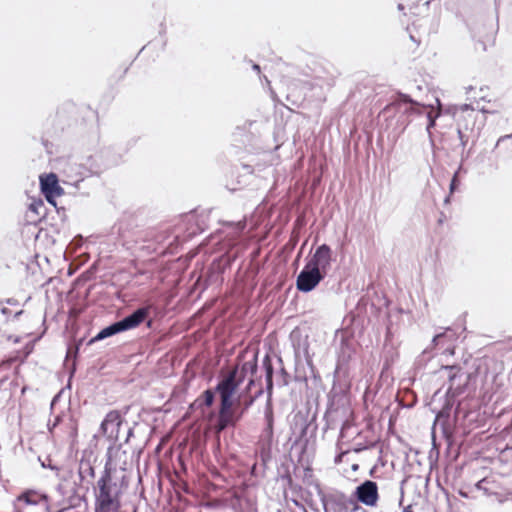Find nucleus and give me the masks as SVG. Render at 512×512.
Returning a JSON list of instances; mask_svg holds the SVG:
<instances>
[{
    "instance_id": "nucleus-1",
    "label": "nucleus",
    "mask_w": 512,
    "mask_h": 512,
    "mask_svg": "<svg viewBox=\"0 0 512 512\" xmlns=\"http://www.w3.org/2000/svg\"><path fill=\"white\" fill-rule=\"evenodd\" d=\"M95 512H121V486L113 480L111 472L105 468L94 488Z\"/></svg>"
},
{
    "instance_id": "nucleus-2",
    "label": "nucleus",
    "mask_w": 512,
    "mask_h": 512,
    "mask_svg": "<svg viewBox=\"0 0 512 512\" xmlns=\"http://www.w3.org/2000/svg\"><path fill=\"white\" fill-rule=\"evenodd\" d=\"M483 401L485 403L486 411L492 415L501 416L506 407H502L503 404L508 400L509 393L504 387V377L501 372L496 371V368L492 371H486L483 381Z\"/></svg>"
},
{
    "instance_id": "nucleus-3",
    "label": "nucleus",
    "mask_w": 512,
    "mask_h": 512,
    "mask_svg": "<svg viewBox=\"0 0 512 512\" xmlns=\"http://www.w3.org/2000/svg\"><path fill=\"white\" fill-rule=\"evenodd\" d=\"M454 117L457 124V133L462 147L476 136L475 128L478 113L470 104L455 106Z\"/></svg>"
},
{
    "instance_id": "nucleus-4",
    "label": "nucleus",
    "mask_w": 512,
    "mask_h": 512,
    "mask_svg": "<svg viewBox=\"0 0 512 512\" xmlns=\"http://www.w3.org/2000/svg\"><path fill=\"white\" fill-rule=\"evenodd\" d=\"M148 314V308H138L130 315L124 317L122 320L114 322L111 325L100 330L98 334L90 340V343L101 341L120 332L134 329L138 327L147 318Z\"/></svg>"
},
{
    "instance_id": "nucleus-5",
    "label": "nucleus",
    "mask_w": 512,
    "mask_h": 512,
    "mask_svg": "<svg viewBox=\"0 0 512 512\" xmlns=\"http://www.w3.org/2000/svg\"><path fill=\"white\" fill-rule=\"evenodd\" d=\"M321 503L323 505L324 512H366L356 502L354 497L348 496L345 493L334 490L326 494H321Z\"/></svg>"
},
{
    "instance_id": "nucleus-6",
    "label": "nucleus",
    "mask_w": 512,
    "mask_h": 512,
    "mask_svg": "<svg viewBox=\"0 0 512 512\" xmlns=\"http://www.w3.org/2000/svg\"><path fill=\"white\" fill-rule=\"evenodd\" d=\"M15 508L17 512H47L48 497L37 491L28 490L17 497Z\"/></svg>"
},
{
    "instance_id": "nucleus-7",
    "label": "nucleus",
    "mask_w": 512,
    "mask_h": 512,
    "mask_svg": "<svg viewBox=\"0 0 512 512\" xmlns=\"http://www.w3.org/2000/svg\"><path fill=\"white\" fill-rule=\"evenodd\" d=\"M447 378L446 396L454 398L461 394L468 384L469 377L459 366H444L439 371Z\"/></svg>"
},
{
    "instance_id": "nucleus-8",
    "label": "nucleus",
    "mask_w": 512,
    "mask_h": 512,
    "mask_svg": "<svg viewBox=\"0 0 512 512\" xmlns=\"http://www.w3.org/2000/svg\"><path fill=\"white\" fill-rule=\"evenodd\" d=\"M352 497L356 502H360L366 506L374 507L378 502V486L376 482L366 480L356 487Z\"/></svg>"
},
{
    "instance_id": "nucleus-9",
    "label": "nucleus",
    "mask_w": 512,
    "mask_h": 512,
    "mask_svg": "<svg viewBox=\"0 0 512 512\" xmlns=\"http://www.w3.org/2000/svg\"><path fill=\"white\" fill-rule=\"evenodd\" d=\"M331 262L332 250L327 244H322L317 247L311 259L306 264L326 276L331 267Z\"/></svg>"
},
{
    "instance_id": "nucleus-10",
    "label": "nucleus",
    "mask_w": 512,
    "mask_h": 512,
    "mask_svg": "<svg viewBox=\"0 0 512 512\" xmlns=\"http://www.w3.org/2000/svg\"><path fill=\"white\" fill-rule=\"evenodd\" d=\"M324 275L320 274L315 268H311L307 264L297 276L296 287L299 291H312L323 279Z\"/></svg>"
},
{
    "instance_id": "nucleus-11",
    "label": "nucleus",
    "mask_w": 512,
    "mask_h": 512,
    "mask_svg": "<svg viewBox=\"0 0 512 512\" xmlns=\"http://www.w3.org/2000/svg\"><path fill=\"white\" fill-rule=\"evenodd\" d=\"M122 425V417L117 410L108 412L101 422L100 432L109 440H117L119 437L120 426Z\"/></svg>"
},
{
    "instance_id": "nucleus-12",
    "label": "nucleus",
    "mask_w": 512,
    "mask_h": 512,
    "mask_svg": "<svg viewBox=\"0 0 512 512\" xmlns=\"http://www.w3.org/2000/svg\"><path fill=\"white\" fill-rule=\"evenodd\" d=\"M41 191L45 195L47 201L55 205L54 198L63 194V189L59 186L58 178L55 174L50 173L40 177Z\"/></svg>"
},
{
    "instance_id": "nucleus-13",
    "label": "nucleus",
    "mask_w": 512,
    "mask_h": 512,
    "mask_svg": "<svg viewBox=\"0 0 512 512\" xmlns=\"http://www.w3.org/2000/svg\"><path fill=\"white\" fill-rule=\"evenodd\" d=\"M23 310L20 309L19 303L15 299L0 300V333L2 326L8 324L10 321L17 319Z\"/></svg>"
},
{
    "instance_id": "nucleus-14",
    "label": "nucleus",
    "mask_w": 512,
    "mask_h": 512,
    "mask_svg": "<svg viewBox=\"0 0 512 512\" xmlns=\"http://www.w3.org/2000/svg\"><path fill=\"white\" fill-rule=\"evenodd\" d=\"M237 368L229 371V373L217 384L216 391L220 396L232 397L240 381L236 380Z\"/></svg>"
},
{
    "instance_id": "nucleus-15",
    "label": "nucleus",
    "mask_w": 512,
    "mask_h": 512,
    "mask_svg": "<svg viewBox=\"0 0 512 512\" xmlns=\"http://www.w3.org/2000/svg\"><path fill=\"white\" fill-rule=\"evenodd\" d=\"M264 419L266 422V426L263 429L262 437L267 440L268 443L272 441L273 438V425H274V416H273V408L270 400L267 401L264 409Z\"/></svg>"
},
{
    "instance_id": "nucleus-16",
    "label": "nucleus",
    "mask_w": 512,
    "mask_h": 512,
    "mask_svg": "<svg viewBox=\"0 0 512 512\" xmlns=\"http://www.w3.org/2000/svg\"><path fill=\"white\" fill-rule=\"evenodd\" d=\"M455 339V332L450 328H447L444 332L436 334L433 337L432 342L436 346L442 344V346H445V350L453 353V350H450V348Z\"/></svg>"
},
{
    "instance_id": "nucleus-17",
    "label": "nucleus",
    "mask_w": 512,
    "mask_h": 512,
    "mask_svg": "<svg viewBox=\"0 0 512 512\" xmlns=\"http://www.w3.org/2000/svg\"><path fill=\"white\" fill-rule=\"evenodd\" d=\"M262 368L265 372L266 390L271 394L273 389V365L272 360L268 354L262 359Z\"/></svg>"
},
{
    "instance_id": "nucleus-18",
    "label": "nucleus",
    "mask_w": 512,
    "mask_h": 512,
    "mask_svg": "<svg viewBox=\"0 0 512 512\" xmlns=\"http://www.w3.org/2000/svg\"><path fill=\"white\" fill-rule=\"evenodd\" d=\"M257 369V354H255L251 360L244 362L242 365L241 372L243 373V375L250 376L248 381L249 387L255 384L253 376L256 374Z\"/></svg>"
},
{
    "instance_id": "nucleus-19",
    "label": "nucleus",
    "mask_w": 512,
    "mask_h": 512,
    "mask_svg": "<svg viewBox=\"0 0 512 512\" xmlns=\"http://www.w3.org/2000/svg\"><path fill=\"white\" fill-rule=\"evenodd\" d=\"M57 490L63 496H74V495H79L82 490L87 491L88 487L83 488V487L77 486V484L75 482L70 487H68L64 483H59L57 486Z\"/></svg>"
},
{
    "instance_id": "nucleus-20",
    "label": "nucleus",
    "mask_w": 512,
    "mask_h": 512,
    "mask_svg": "<svg viewBox=\"0 0 512 512\" xmlns=\"http://www.w3.org/2000/svg\"><path fill=\"white\" fill-rule=\"evenodd\" d=\"M239 416L238 417H235L233 415V413H222V414H219V419H218V430L219 431H222L224 430L225 428H227L228 426H233L235 425V423L239 420Z\"/></svg>"
},
{
    "instance_id": "nucleus-21",
    "label": "nucleus",
    "mask_w": 512,
    "mask_h": 512,
    "mask_svg": "<svg viewBox=\"0 0 512 512\" xmlns=\"http://www.w3.org/2000/svg\"><path fill=\"white\" fill-rule=\"evenodd\" d=\"M440 113H441L440 108L436 112H434L432 109H430L429 111L426 112V116H427V120H428L426 130H427L428 137L431 142H433L431 129L435 126L436 119L440 116Z\"/></svg>"
},
{
    "instance_id": "nucleus-22",
    "label": "nucleus",
    "mask_w": 512,
    "mask_h": 512,
    "mask_svg": "<svg viewBox=\"0 0 512 512\" xmlns=\"http://www.w3.org/2000/svg\"><path fill=\"white\" fill-rule=\"evenodd\" d=\"M221 404L219 409V414L222 413H232L231 408L233 406L232 397L220 396Z\"/></svg>"
},
{
    "instance_id": "nucleus-23",
    "label": "nucleus",
    "mask_w": 512,
    "mask_h": 512,
    "mask_svg": "<svg viewBox=\"0 0 512 512\" xmlns=\"http://www.w3.org/2000/svg\"><path fill=\"white\" fill-rule=\"evenodd\" d=\"M202 398H203V404L207 407H210L214 402V398H215L214 392L210 389H207L203 392Z\"/></svg>"
},
{
    "instance_id": "nucleus-24",
    "label": "nucleus",
    "mask_w": 512,
    "mask_h": 512,
    "mask_svg": "<svg viewBox=\"0 0 512 512\" xmlns=\"http://www.w3.org/2000/svg\"><path fill=\"white\" fill-rule=\"evenodd\" d=\"M65 173H66V177H67V183L72 184V185L78 183L79 181H82L84 178V173L80 172V171L77 172L75 176L68 174L67 170H65Z\"/></svg>"
},
{
    "instance_id": "nucleus-25",
    "label": "nucleus",
    "mask_w": 512,
    "mask_h": 512,
    "mask_svg": "<svg viewBox=\"0 0 512 512\" xmlns=\"http://www.w3.org/2000/svg\"><path fill=\"white\" fill-rule=\"evenodd\" d=\"M352 428L350 422L348 420H346L343 424H342V427H341V430H340V438L341 439H346L348 438L350 435H349V430Z\"/></svg>"
},
{
    "instance_id": "nucleus-26",
    "label": "nucleus",
    "mask_w": 512,
    "mask_h": 512,
    "mask_svg": "<svg viewBox=\"0 0 512 512\" xmlns=\"http://www.w3.org/2000/svg\"><path fill=\"white\" fill-rule=\"evenodd\" d=\"M229 225L233 228L234 232L238 235L245 229L246 221L241 220L236 223H229Z\"/></svg>"
},
{
    "instance_id": "nucleus-27",
    "label": "nucleus",
    "mask_w": 512,
    "mask_h": 512,
    "mask_svg": "<svg viewBox=\"0 0 512 512\" xmlns=\"http://www.w3.org/2000/svg\"><path fill=\"white\" fill-rule=\"evenodd\" d=\"M461 169H462V166L460 165L458 170L453 175V178L450 183V192L451 193H453L456 190L457 186L459 185L458 174L461 171Z\"/></svg>"
},
{
    "instance_id": "nucleus-28",
    "label": "nucleus",
    "mask_w": 512,
    "mask_h": 512,
    "mask_svg": "<svg viewBox=\"0 0 512 512\" xmlns=\"http://www.w3.org/2000/svg\"><path fill=\"white\" fill-rule=\"evenodd\" d=\"M346 453H347V451H342L341 453H339V454L335 457L334 462H335L336 464L341 463V462H342V459H343V457H344V455H345Z\"/></svg>"
},
{
    "instance_id": "nucleus-29",
    "label": "nucleus",
    "mask_w": 512,
    "mask_h": 512,
    "mask_svg": "<svg viewBox=\"0 0 512 512\" xmlns=\"http://www.w3.org/2000/svg\"><path fill=\"white\" fill-rule=\"evenodd\" d=\"M339 411L336 409V410H333V409H330L328 410L327 414L329 417H334L335 414H338Z\"/></svg>"
},
{
    "instance_id": "nucleus-30",
    "label": "nucleus",
    "mask_w": 512,
    "mask_h": 512,
    "mask_svg": "<svg viewBox=\"0 0 512 512\" xmlns=\"http://www.w3.org/2000/svg\"><path fill=\"white\" fill-rule=\"evenodd\" d=\"M254 402V398H251L249 401H247L244 405V410L248 409Z\"/></svg>"
},
{
    "instance_id": "nucleus-31",
    "label": "nucleus",
    "mask_w": 512,
    "mask_h": 512,
    "mask_svg": "<svg viewBox=\"0 0 512 512\" xmlns=\"http://www.w3.org/2000/svg\"><path fill=\"white\" fill-rule=\"evenodd\" d=\"M87 473L93 477L94 476V469L93 467H91L90 465L87 466V469H86Z\"/></svg>"
},
{
    "instance_id": "nucleus-32",
    "label": "nucleus",
    "mask_w": 512,
    "mask_h": 512,
    "mask_svg": "<svg viewBox=\"0 0 512 512\" xmlns=\"http://www.w3.org/2000/svg\"><path fill=\"white\" fill-rule=\"evenodd\" d=\"M294 503L296 506H298L303 512H307L306 508L301 504L299 503L298 501L294 500Z\"/></svg>"
},
{
    "instance_id": "nucleus-33",
    "label": "nucleus",
    "mask_w": 512,
    "mask_h": 512,
    "mask_svg": "<svg viewBox=\"0 0 512 512\" xmlns=\"http://www.w3.org/2000/svg\"><path fill=\"white\" fill-rule=\"evenodd\" d=\"M252 69L257 73H260V66L258 64H253Z\"/></svg>"
},
{
    "instance_id": "nucleus-34",
    "label": "nucleus",
    "mask_w": 512,
    "mask_h": 512,
    "mask_svg": "<svg viewBox=\"0 0 512 512\" xmlns=\"http://www.w3.org/2000/svg\"><path fill=\"white\" fill-rule=\"evenodd\" d=\"M473 89H474V88H473V86H471V85H470V86H467V87L465 88V90H466V94H469L470 92H472V90H473Z\"/></svg>"
},
{
    "instance_id": "nucleus-35",
    "label": "nucleus",
    "mask_w": 512,
    "mask_h": 512,
    "mask_svg": "<svg viewBox=\"0 0 512 512\" xmlns=\"http://www.w3.org/2000/svg\"><path fill=\"white\" fill-rule=\"evenodd\" d=\"M403 512H413V511H412V506L408 505L407 507H405V508L403 509Z\"/></svg>"
},
{
    "instance_id": "nucleus-36",
    "label": "nucleus",
    "mask_w": 512,
    "mask_h": 512,
    "mask_svg": "<svg viewBox=\"0 0 512 512\" xmlns=\"http://www.w3.org/2000/svg\"><path fill=\"white\" fill-rule=\"evenodd\" d=\"M76 434H77V428H76V426H73V428H72V432H71V435H72L73 437H75V436H76Z\"/></svg>"
},
{
    "instance_id": "nucleus-37",
    "label": "nucleus",
    "mask_w": 512,
    "mask_h": 512,
    "mask_svg": "<svg viewBox=\"0 0 512 512\" xmlns=\"http://www.w3.org/2000/svg\"><path fill=\"white\" fill-rule=\"evenodd\" d=\"M398 10L399 11H403L404 10V5L403 4H398Z\"/></svg>"
},
{
    "instance_id": "nucleus-38",
    "label": "nucleus",
    "mask_w": 512,
    "mask_h": 512,
    "mask_svg": "<svg viewBox=\"0 0 512 512\" xmlns=\"http://www.w3.org/2000/svg\"><path fill=\"white\" fill-rule=\"evenodd\" d=\"M78 477H79V479H80V480H82V479H83V472H82V470H80V471H79V473H78Z\"/></svg>"
},
{
    "instance_id": "nucleus-39",
    "label": "nucleus",
    "mask_w": 512,
    "mask_h": 512,
    "mask_svg": "<svg viewBox=\"0 0 512 512\" xmlns=\"http://www.w3.org/2000/svg\"><path fill=\"white\" fill-rule=\"evenodd\" d=\"M58 422H59V417H57V418L55 419V422L53 423V427H55V426L58 424Z\"/></svg>"
},
{
    "instance_id": "nucleus-40",
    "label": "nucleus",
    "mask_w": 512,
    "mask_h": 512,
    "mask_svg": "<svg viewBox=\"0 0 512 512\" xmlns=\"http://www.w3.org/2000/svg\"><path fill=\"white\" fill-rule=\"evenodd\" d=\"M363 449H364V447H359V448H355V449H354V451H355V452H359V451H361V450H363Z\"/></svg>"
},
{
    "instance_id": "nucleus-41",
    "label": "nucleus",
    "mask_w": 512,
    "mask_h": 512,
    "mask_svg": "<svg viewBox=\"0 0 512 512\" xmlns=\"http://www.w3.org/2000/svg\"><path fill=\"white\" fill-rule=\"evenodd\" d=\"M66 476H67V477H72V476H73V474H72V472H71V471H68V472L66 473Z\"/></svg>"
},
{
    "instance_id": "nucleus-42",
    "label": "nucleus",
    "mask_w": 512,
    "mask_h": 512,
    "mask_svg": "<svg viewBox=\"0 0 512 512\" xmlns=\"http://www.w3.org/2000/svg\"><path fill=\"white\" fill-rule=\"evenodd\" d=\"M484 482V479H481V481H478L477 487H480V484Z\"/></svg>"
},
{
    "instance_id": "nucleus-43",
    "label": "nucleus",
    "mask_w": 512,
    "mask_h": 512,
    "mask_svg": "<svg viewBox=\"0 0 512 512\" xmlns=\"http://www.w3.org/2000/svg\"><path fill=\"white\" fill-rule=\"evenodd\" d=\"M484 482V479H481V481H478L477 487H480V484Z\"/></svg>"
},
{
    "instance_id": "nucleus-44",
    "label": "nucleus",
    "mask_w": 512,
    "mask_h": 512,
    "mask_svg": "<svg viewBox=\"0 0 512 512\" xmlns=\"http://www.w3.org/2000/svg\"><path fill=\"white\" fill-rule=\"evenodd\" d=\"M68 169L72 171V170L74 169V166H73V165H70V166L68 167Z\"/></svg>"
},
{
    "instance_id": "nucleus-45",
    "label": "nucleus",
    "mask_w": 512,
    "mask_h": 512,
    "mask_svg": "<svg viewBox=\"0 0 512 512\" xmlns=\"http://www.w3.org/2000/svg\"><path fill=\"white\" fill-rule=\"evenodd\" d=\"M19 341V338H14V342L17 343Z\"/></svg>"
},
{
    "instance_id": "nucleus-46",
    "label": "nucleus",
    "mask_w": 512,
    "mask_h": 512,
    "mask_svg": "<svg viewBox=\"0 0 512 512\" xmlns=\"http://www.w3.org/2000/svg\"><path fill=\"white\" fill-rule=\"evenodd\" d=\"M261 393H262V388L259 389L257 394L260 395Z\"/></svg>"
},
{
    "instance_id": "nucleus-47",
    "label": "nucleus",
    "mask_w": 512,
    "mask_h": 512,
    "mask_svg": "<svg viewBox=\"0 0 512 512\" xmlns=\"http://www.w3.org/2000/svg\"><path fill=\"white\" fill-rule=\"evenodd\" d=\"M200 402V398L196 399L195 404H198Z\"/></svg>"
}]
</instances>
